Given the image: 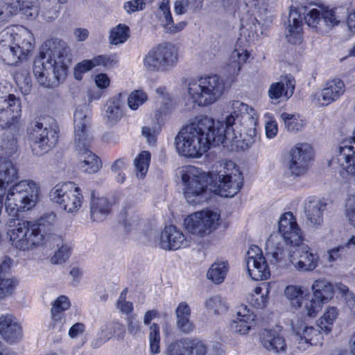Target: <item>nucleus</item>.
I'll list each match as a JSON object with an SVG mask.
<instances>
[{
  "label": "nucleus",
  "mask_w": 355,
  "mask_h": 355,
  "mask_svg": "<svg viewBox=\"0 0 355 355\" xmlns=\"http://www.w3.org/2000/svg\"><path fill=\"white\" fill-rule=\"evenodd\" d=\"M337 316V309L336 307H329L318 321V326L320 329L326 334L330 333Z\"/></svg>",
  "instance_id": "c9c22d12"
},
{
  "label": "nucleus",
  "mask_w": 355,
  "mask_h": 355,
  "mask_svg": "<svg viewBox=\"0 0 355 355\" xmlns=\"http://www.w3.org/2000/svg\"><path fill=\"white\" fill-rule=\"evenodd\" d=\"M205 306L209 311H212L215 315L222 314L227 310L225 302L218 295L207 299L205 302Z\"/></svg>",
  "instance_id": "58836bf2"
},
{
  "label": "nucleus",
  "mask_w": 355,
  "mask_h": 355,
  "mask_svg": "<svg viewBox=\"0 0 355 355\" xmlns=\"http://www.w3.org/2000/svg\"><path fill=\"white\" fill-rule=\"evenodd\" d=\"M151 155L149 151H141L135 159L134 165L137 170V176L144 178L148 169Z\"/></svg>",
  "instance_id": "4c0bfd02"
},
{
  "label": "nucleus",
  "mask_w": 355,
  "mask_h": 355,
  "mask_svg": "<svg viewBox=\"0 0 355 355\" xmlns=\"http://www.w3.org/2000/svg\"><path fill=\"white\" fill-rule=\"evenodd\" d=\"M266 135L267 138H274L278 131L277 123L275 120L268 121L265 125Z\"/></svg>",
  "instance_id": "338daca9"
},
{
  "label": "nucleus",
  "mask_w": 355,
  "mask_h": 355,
  "mask_svg": "<svg viewBox=\"0 0 355 355\" xmlns=\"http://www.w3.org/2000/svg\"><path fill=\"white\" fill-rule=\"evenodd\" d=\"M295 88V80L291 75H286L280 82L272 83L268 89V96L272 100L286 99L291 97Z\"/></svg>",
  "instance_id": "a878e982"
},
{
  "label": "nucleus",
  "mask_w": 355,
  "mask_h": 355,
  "mask_svg": "<svg viewBox=\"0 0 355 355\" xmlns=\"http://www.w3.org/2000/svg\"><path fill=\"white\" fill-rule=\"evenodd\" d=\"M345 85L340 78L328 80L323 89L312 96V101L321 106H327L336 101L344 94Z\"/></svg>",
  "instance_id": "a211bd4d"
},
{
  "label": "nucleus",
  "mask_w": 355,
  "mask_h": 355,
  "mask_svg": "<svg viewBox=\"0 0 355 355\" xmlns=\"http://www.w3.org/2000/svg\"><path fill=\"white\" fill-rule=\"evenodd\" d=\"M147 98V94L144 92L135 90L130 94L128 98V105L131 110H135L139 106L144 104Z\"/></svg>",
  "instance_id": "49530a36"
},
{
  "label": "nucleus",
  "mask_w": 355,
  "mask_h": 355,
  "mask_svg": "<svg viewBox=\"0 0 355 355\" xmlns=\"http://www.w3.org/2000/svg\"><path fill=\"white\" fill-rule=\"evenodd\" d=\"M250 57V53L246 50H242L240 52L238 50H234L230 57V62L234 69L237 68L238 71L241 70V64L246 62Z\"/></svg>",
  "instance_id": "603ef678"
},
{
  "label": "nucleus",
  "mask_w": 355,
  "mask_h": 355,
  "mask_svg": "<svg viewBox=\"0 0 355 355\" xmlns=\"http://www.w3.org/2000/svg\"><path fill=\"white\" fill-rule=\"evenodd\" d=\"M21 12L28 17H33L37 13V2L35 0H21Z\"/></svg>",
  "instance_id": "4d7b16f0"
},
{
  "label": "nucleus",
  "mask_w": 355,
  "mask_h": 355,
  "mask_svg": "<svg viewBox=\"0 0 355 355\" xmlns=\"http://www.w3.org/2000/svg\"><path fill=\"white\" fill-rule=\"evenodd\" d=\"M15 79L22 92L24 94H28L32 87V80L29 73L26 71H24L21 73H17L16 74Z\"/></svg>",
  "instance_id": "8fccbe9b"
},
{
  "label": "nucleus",
  "mask_w": 355,
  "mask_h": 355,
  "mask_svg": "<svg viewBox=\"0 0 355 355\" xmlns=\"http://www.w3.org/2000/svg\"><path fill=\"white\" fill-rule=\"evenodd\" d=\"M177 329L184 334H190L194 329V324L190 318L176 320Z\"/></svg>",
  "instance_id": "bf43d9fd"
},
{
  "label": "nucleus",
  "mask_w": 355,
  "mask_h": 355,
  "mask_svg": "<svg viewBox=\"0 0 355 355\" xmlns=\"http://www.w3.org/2000/svg\"><path fill=\"white\" fill-rule=\"evenodd\" d=\"M175 144L180 155L200 157L211 146H223V142L222 137L214 131V120L200 115L179 132Z\"/></svg>",
  "instance_id": "20e7f679"
},
{
  "label": "nucleus",
  "mask_w": 355,
  "mask_h": 355,
  "mask_svg": "<svg viewBox=\"0 0 355 355\" xmlns=\"http://www.w3.org/2000/svg\"><path fill=\"white\" fill-rule=\"evenodd\" d=\"M94 81L96 86L101 89H106L110 84V79L105 73L97 74L95 76Z\"/></svg>",
  "instance_id": "e2e57ef3"
},
{
  "label": "nucleus",
  "mask_w": 355,
  "mask_h": 355,
  "mask_svg": "<svg viewBox=\"0 0 355 355\" xmlns=\"http://www.w3.org/2000/svg\"><path fill=\"white\" fill-rule=\"evenodd\" d=\"M129 31L130 28L127 25L118 24L110 31L109 36L110 44L117 45L125 42L130 36Z\"/></svg>",
  "instance_id": "e433bc0d"
},
{
  "label": "nucleus",
  "mask_w": 355,
  "mask_h": 355,
  "mask_svg": "<svg viewBox=\"0 0 355 355\" xmlns=\"http://www.w3.org/2000/svg\"><path fill=\"white\" fill-rule=\"evenodd\" d=\"M96 67L94 58L90 60H83L76 64L73 70V76L76 80H81L83 75Z\"/></svg>",
  "instance_id": "c03bdc74"
},
{
  "label": "nucleus",
  "mask_w": 355,
  "mask_h": 355,
  "mask_svg": "<svg viewBox=\"0 0 355 355\" xmlns=\"http://www.w3.org/2000/svg\"><path fill=\"white\" fill-rule=\"evenodd\" d=\"M159 9L164 15V20L162 22H164V26L167 33H176L184 28L187 25L186 22L174 23L170 8V0H162Z\"/></svg>",
  "instance_id": "7c9ffc66"
},
{
  "label": "nucleus",
  "mask_w": 355,
  "mask_h": 355,
  "mask_svg": "<svg viewBox=\"0 0 355 355\" xmlns=\"http://www.w3.org/2000/svg\"><path fill=\"white\" fill-rule=\"evenodd\" d=\"M185 236L175 225L166 226L160 234L159 245L165 250H176L184 244Z\"/></svg>",
  "instance_id": "5701e85b"
},
{
  "label": "nucleus",
  "mask_w": 355,
  "mask_h": 355,
  "mask_svg": "<svg viewBox=\"0 0 355 355\" xmlns=\"http://www.w3.org/2000/svg\"><path fill=\"white\" fill-rule=\"evenodd\" d=\"M230 114L225 121H214V131L222 137L223 147L230 151L244 150L255 141L257 119L254 110L239 101L228 105Z\"/></svg>",
  "instance_id": "f03ea898"
},
{
  "label": "nucleus",
  "mask_w": 355,
  "mask_h": 355,
  "mask_svg": "<svg viewBox=\"0 0 355 355\" xmlns=\"http://www.w3.org/2000/svg\"><path fill=\"white\" fill-rule=\"evenodd\" d=\"M176 320L191 317V309L186 302H180L175 309Z\"/></svg>",
  "instance_id": "052dcab7"
},
{
  "label": "nucleus",
  "mask_w": 355,
  "mask_h": 355,
  "mask_svg": "<svg viewBox=\"0 0 355 355\" xmlns=\"http://www.w3.org/2000/svg\"><path fill=\"white\" fill-rule=\"evenodd\" d=\"M141 133L148 141V143L151 145H154L157 141V133L155 130H152L149 127L144 126L142 128Z\"/></svg>",
  "instance_id": "774afa93"
},
{
  "label": "nucleus",
  "mask_w": 355,
  "mask_h": 355,
  "mask_svg": "<svg viewBox=\"0 0 355 355\" xmlns=\"http://www.w3.org/2000/svg\"><path fill=\"white\" fill-rule=\"evenodd\" d=\"M1 149L3 154L7 157H12L17 153V141L14 135H3Z\"/></svg>",
  "instance_id": "a19ab883"
},
{
  "label": "nucleus",
  "mask_w": 355,
  "mask_h": 355,
  "mask_svg": "<svg viewBox=\"0 0 355 355\" xmlns=\"http://www.w3.org/2000/svg\"><path fill=\"white\" fill-rule=\"evenodd\" d=\"M15 40V37L8 31L0 33V58L8 65L17 64L22 60Z\"/></svg>",
  "instance_id": "aec40b11"
},
{
  "label": "nucleus",
  "mask_w": 355,
  "mask_h": 355,
  "mask_svg": "<svg viewBox=\"0 0 355 355\" xmlns=\"http://www.w3.org/2000/svg\"><path fill=\"white\" fill-rule=\"evenodd\" d=\"M125 94L119 93L110 98L105 105V117L108 125L116 124L122 116V106L125 99Z\"/></svg>",
  "instance_id": "bb28decb"
},
{
  "label": "nucleus",
  "mask_w": 355,
  "mask_h": 355,
  "mask_svg": "<svg viewBox=\"0 0 355 355\" xmlns=\"http://www.w3.org/2000/svg\"><path fill=\"white\" fill-rule=\"evenodd\" d=\"M280 119L284 121L285 128L289 132L299 131L302 128V123L298 121L293 114L284 112L281 114Z\"/></svg>",
  "instance_id": "09e8293b"
},
{
  "label": "nucleus",
  "mask_w": 355,
  "mask_h": 355,
  "mask_svg": "<svg viewBox=\"0 0 355 355\" xmlns=\"http://www.w3.org/2000/svg\"><path fill=\"white\" fill-rule=\"evenodd\" d=\"M187 355H205L207 351V346L197 340L187 338Z\"/></svg>",
  "instance_id": "a18cd8bd"
},
{
  "label": "nucleus",
  "mask_w": 355,
  "mask_h": 355,
  "mask_svg": "<svg viewBox=\"0 0 355 355\" xmlns=\"http://www.w3.org/2000/svg\"><path fill=\"white\" fill-rule=\"evenodd\" d=\"M219 218L216 212L202 211L187 216L184 219V225L190 233L204 236L216 228Z\"/></svg>",
  "instance_id": "2eb2a0df"
},
{
  "label": "nucleus",
  "mask_w": 355,
  "mask_h": 355,
  "mask_svg": "<svg viewBox=\"0 0 355 355\" xmlns=\"http://www.w3.org/2000/svg\"><path fill=\"white\" fill-rule=\"evenodd\" d=\"M178 55V49L175 45L169 42L159 44L144 55V67L149 72L167 71L175 66Z\"/></svg>",
  "instance_id": "9d476101"
},
{
  "label": "nucleus",
  "mask_w": 355,
  "mask_h": 355,
  "mask_svg": "<svg viewBox=\"0 0 355 355\" xmlns=\"http://www.w3.org/2000/svg\"><path fill=\"white\" fill-rule=\"evenodd\" d=\"M44 118H36L28 127V140L33 153L37 156L49 152L56 144L59 134L53 128L44 123Z\"/></svg>",
  "instance_id": "1a4fd4ad"
},
{
  "label": "nucleus",
  "mask_w": 355,
  "mask_h": 355,
  "mask_svg": "<svg viewBox=\"0 0 355 355\" xmlns=\"http://www.w3.org/2000/svg\"><path fill=\"white\" fill-rule=\"evenodd\" d=\"M0 334L7 343H16L22 338V327L12 315H1L0 317Z\"/></svg>",
  "instance_id": "4be33fe9"
},
{
  "label": "nucleus",
  "mask_w": 355,
  "mask_h": 355,
  "mask_svg": "<svg viewBox=\"0 0 355 355\" xmlns=\"http://www.w3.org/2000/svg\"><path fill=\"white\" fill-rule=\"evenodd\" d=\"M228 270L227 261L214 263L207 271V277L216 284H221L225 279Z\"/></svg>",
  "instance_id": "72a5a7b5"
},
{
  "label": "nucleus",
  "mask_w": 355,
  "mask_h": 355,
  "mask_svg": "<svg viewBox=\"0 0 355 355\" xmlns=\"http://www.w3.org/2000/svg\"><path fill=\"white\" fill-rule=\"evenodd\" d=\"M265 295H252L250 298L251 305L256 309H263L268 302L270 288L268 286H265Z\"/></svg>",
  "instance_id": "5fc2aeb1"
},
{
  "label": "nucleus",
  "mask_w": 355,
  "mask_h": 355,
  "mask_svg": "<svg viewBox=\"0 0 355 355\" xmlns=\"http://www.w3.org/2000/svg\"><path fill=\"white\" fill-rule=\"evenodd\" d=\"M149 330L150 351L153 354H157L160 352L159 326L157 323H153L150 326Z\"/></svg>",
  "instance_id": "ea45409f"
},
{
  "label": "nucleus",
  "mask_w": 355,
  "mask_h": 355,
  "mask_svg": "<svg viewBox=\"0 0 355 355\" xmlns=\"http://www.w3.org/2000/svg\"><path fill=\"white\" fill-rule=\"evenodd\" d=\"M111 202L106 198H94V192L91 193L90 217L93 221H103L110 213Z\"/></svg>",
  "instance_id": "c85d7f7f"
},
{
  "label": "nucleus",
  "mask_w": 355,
  "mask_h": 355,
  "mask_svg": "<svg viewBox=\"0 0 355 355\" xmlns=\"http://www.w3.org/2000/svg\"><path fill=\"white\" fill-rule=\"evenodd\" d=\"M304 213L308 220L313 225L319 226L323 223V214L327 203L318 198H309L304 203Z\"/></svg>",
  "instance_id": "393cba45"
},
{
  "label": "nucleus",
  "mask_w": 355,
  "mask_h": 355,
  "mask_svg": "<svg viewBox=\"0 0 355 355\" xmlns=\"http://www.w3.org/2000/svg\"><path fill=\"white\" fill-rule=\"evenodd\" d=\"M12 263V259L6 257L0 264V278L10 277L9 273Z\"/></svg>",
  "instance_id": "69168bd1"
},
{
  "label": "nucleus",
  "mask_w": 355,
  "mask_h": 355,
  "mask_svg": "<svg viewBox=\"0 0 355 355\" xmlns=\"http://www.w3.org/2000/svg\"><path fill=\"white\" fill-rule=\"evenodd\" d=\"M336 8H330L324 5L309 10L304 13V19L308 26L321 33L329 32L340 23L336 15Z\"/></svg>",
  "instance_id": "ddd939ff"
},
{
  "label": "nucleus",
  "mask_w": 355,
  "mask_h": 355,
  "mask_svg": "<svg viewBox=\"0 0 355 355\" xmlns=\"http://www.w3.org/2000/svg\"><path fill=\"white\" fill-rule=\"evenodd\" d=\"M292 329L297 339L304 340L306 343H310L311 345L313 344L314 337L320 336L322 331L318 327L316 329L299 320L295 323L292 324Z\"/></svg>",
  "instance_id": "c756f323"
},
{
  "label": "nucleus",
  "mask_w": 355,
  "mask_h": 355,
  "mask_svg": "<svg viewBox=\"0 0 355 355\" xmlns=\"http://www.w3.org/2000/svg\"><path fill=\"white\" fill-rule=\"evenodd\" d=\"M38 191V186L32 180L20 181L9 189L5 208L12 218L6 223L7 234L11 244L21 250L42 244L49 245V247L57 246L58 249L51 261L54 264H60L69 259L71 250L68 245L63 244L61 236L52 233L55 214L53 212L46 213L33 222L20 220L17 217L19 211L29 210L35 205Z\"/></svg>",
  "instance_id": "f257e3e1"
},
{
  "label": "nucleus",
  "mask_w": 355,
  "mask_h": 355,
  "mask_svg": "<svg viewBox=\"0 0 355 355\" xmlns=\"http://www.w3.org/2000/svg\"><path fill=\"white\" fill-rule=\"evenodd\" d=\"M50 199L68 213L77 211L83 202V194L73 182L58 184L49 193Z\"/></svg>",
  "instance_id": "f8f14e48"
},
{
  "label": "nucleus",
  "mask_w": 355,
  "mask_h": 355,
  "mask_svg": "<svg viewBox=\"0 0 355 355\" xmlns=\"http://www.w3.org/2000/svg\"><path fill=\"white\" fill-rule=\"evenodd\" d=\"M258 25H259V21L252 15L247 14L241 19V29L249 31L248 36H250V34L253 35L257 33Z\"/></svg>",
  "instance_id": "3c124183"
},
{
  "label": "nucleus",
  "mask_w": 355,
  "mask_h": 355,
  "mask_svg": "<svg viewBox=\"0 0 355 355\" xmlns=\"http://www.w3.org/2000/svg\"><path fill=\"white\" fill-rule=\"evenodd\" d=\"M313 295L307 299L305 304V311L309 317H315L322 306L327 303L334 295V285L327 279H318L312 286Z\"/></svg>",
  "instance_id": "4468645a"
},
{
  "label": "nucleus",
  "mask_w": 355,
  "mask_h": 355,
  "mask_svg": "<svg viewBox=\"0 0 355 355\" xmlns=\"http://www.w3.org/2000/svg\"><path fill=\"white\" fill-rule=\"evenodd\" d=\"M18 284V281L13 277L0 278V300L10 295Z\"/></svg>",
  "instance_id": "79ce46f5"
},
{
  "label": "nucleus",
  "mask_w": 355,
  "mask_h": 355,
  "mask_svg": "<svg viewBox=\"0 0 355 355\" xmlns=\"http://www.w3.org/2000/svg\"><path fill=\"white\" fill-rule=\"evenodd\" d=\"M266 257L257 245H251L247 252L248 272L253 280L261 281L270 277V272L267 261L277 268L284 267L286 264L287 253L282 244L274 245L270 237L266 242Z\"/></svg>",
  "instance_id": "0eeeda50"
},
{
  "label": "nucleus",
  "mask_w": 355,
  "mask_h": 355,
  "mask_svg": "<svg viewBox=\"0 0 355 355\" xmlns=\"http://www.w3.org/2000/svg\"><path fill=\"white\" fill-rule=\"evenodd\" d=\"M21 111L20 100L14 94H9L0 107V128H17Z\"/></svg>",
  "instance_id": "6ab92c4d"
},
{
  "label": "nucleus",
  "mask_w": 355,
  "mask_h": 355,
  "mask_svg": "<svg viewBox=\"0 0 355 355\" xmlns=\"http://www.w3.org/2000/svg\"><path fill=\"white\" fill-rule=\"evenodd\" d=\"M71 306L70 301L65 295L59 296L53 303L51 310L52 320L55 323L60 322L62 318L63 312L67 310ZM56 326V324H54Z\"/></svg>",
  "instance_id": "f704fd0d"
},
{
  "label": "nucleus",
  "mask_w": 355,
  "mask_h": 355,
  "mask_svg": "<svg viewBox=\"0 0 355 355\" xmlns=\"http://www.w3.org/2000/svg\"><path fill=\"white\" fill-rule=\"evenodd\" d=\"M184 196L187 202L196 205L206 193L209 182V177L193 166H188L181 171Z\"/></svg>",
  "instance_id": "9b49d317"
},
{
  "label": "nucleus",
  "mask_w": 355,
  "mask_h": 355,
  "mask_svg": "<svg viewBox=\"0 0 355 355\" xmlns=\"http://www.w3.org/2000/svg\"><path fill=\"white\" fill-rule=\"evenodd\" d=\"M286 297L290 300L291 305L298 309L304 305L305 309V304L307 299H310L311 295H304L303 290L300 286L289 285L287 286L284 291Z\"/></svg>",
  "instance_id": "2f4dec72"
},
{
  "label": "nucleus",
  "mask_w": 355,
  "mask_h": 355,
  "mask_svg": "<svg viewBox=\"0 0 355 355\" xmlns=\"http://www.w3.org/2000/svg\"><path fill=\"white\" fill-rule=\"evenodd\" d=\"M278 227L279 233L286 244L292 245L294 248L290 252L284 249L287 253L286 261L289 257L290 262L297 270L301 272L314 270L319 264V255L302 242V231L291 211L284 213L280 217Z\"/></svg>",
  "instance_id": "39448f33"
},
{
  "label": "nucleus",
  "mask_w": 355,
  "mask_h": 355,
  "mask_svg": "<svg viewBox=\"0 0 355 355\" xmlns=\"http://www.w3.org/2000/svg\"><path fill=\"white\" fill-rule=\"evenodd\" d=\"M187 338L170 343L166 349V355H187Z\"/></svg>",
  "instance_id": "37998d69"
},
{
  "label": "nucleus",
  "mask_w": 355,
  "mask_h": 355,
  "mask_svg": "<svg viewBox=\"0 0 355 355\" xmlns=\"http://www.w3.org/2000/svg\"><path fill=\"white\" fill-rule=\"evenodd\" d=\"M255 318L256 315L246 305L241 304L230 324V329L234 333L245 335L254 325Z\"/></svg>",
  "instance_id": "412c9836"
},
{
  "label": "nucleus",
  "mask_w": 355,
  "mask_h": 355,
  "mask_svg": "<svg viewBox=\"0 0 355 355\" xmlns=\"http://www.w3.org/2000/svg\"><path fill=\"white\" fill-rule=\"evenodd\" d=\"M168 112V106L166 103L162 105L159 109L156 110L155 112L154 118L156 119L157 123L158 124H161L164 121Z\"/></svg>",
  "instance_id": "0e129e2a"
},
{
  "label": "nucleus",
  "mask_w": 355,
  "mask_h": 355,
  "mask_svg": "<svg viewBox=\"0 0 355 355\" xmlns=\"http://www.w3.org/2000/svg\"><path fill=\"white\" fill-rule=\"evenodd\" d=\"M225 89L223 80L218 75L201 76L188 85V93L199 106H207L217 101Z\"/></svg>",
  "instance_id": "6e6552de"
},
{
  "label": "nucleus",
  "mask_w": 355,
  "mask_h": 355,
  "mask_svg": "<svg viewBox=\"0 0 355 355\" xmlns=\"http://www.w3.org/2000/svg\"><path fill=\"white\" fill-rule=\"evenodd\" d=\"M89 110L86 105L76 107L73 114L74 141L79 157L78 167L85 173H95L102 166L100 158L90 150L91 138L87 128L89 123Z\"/></svg>",
  "instance_id": "423d86ee"
},
{
  "label": "nucleus",
  "mask_w": 355,
  "mask_h": 355,
  "mask_svg": "<svg viewBox=\"0 0 355 355\" xmlns=\"http://www.w3.org/2000/svg\"><path fill=\"white\" fill-rule=\"evenodd\" d=\"M328 260L334 261L339 259L346 258L347 254L344 245H338L328 250Z\"/></svg>",
  "instance_id": "13d9d810"
},
{
  "label": "nucleus",
  "mask_w": 355,
  "mask_h": 355,
  "mask_svg": "<svg viewBox=\"0 0 355 355\" xmlns=\"http://www.w3.org/2000/svg\"><path fill=\"white\" fill-rule=\"evenodd\" d=\"M264 348L274 353L286 354V344L284 338L275 329H264L261 334Z\"/></svg>",
  "instance_id": "b1692460"
},
{
  "label": "nucleus",
  "mask_w": 355,
  "mask_h": 355,
  "mask_svg": "<svg viewBox=\"0 0 355 355\" xmlns=\"http://www.w3.org/2000/svg\"><path fill=\"white\" fill-rule=\"evenodd\" d=\"M146 3L144 0H130L124 2L123 8L129 15L145 8Z\"/></svg>",
  "instance_id": "6e6d98bb"
},
{
  "label": "nucleus",
  "mask_w": 355,
  "mask_h": 355,
  "mask_svg": "<svg viewBox=\"0 0 355 355\" xmlns=\"http://www.w3.org/2000/svg\"><path fill=\"white\" fill-rule=\"evenodd\" d=\"M127 326L128 333L132 336H136L140 331V322L136 320L133 315H130L127 318Z\"/></svg>",
  "instance_id": "680f3d73"
},
{
  "label": "nucleus",
  "mask_w": 355,
  "mask_h": 355,
  "mask_svg": "<svg viewBox=\"0 0 355 355\" xmlns=\"http://www.w3.org/2000/svg\"><path fill=\"white\" fill-rule=\"evenodd\" d=\"M234 170L230 173L218 174V181L214 185V193L224 198L234 197L243 187V175L233 163Z\"/></svg>",
  "instance_id": "dca6fc26"
},
{
  "label": "nucleus",
  "mask_w": 355,
  "mask_h": 355,
  "mask_svg": "<svg viewBox=\"0 0 355 355\" xmlns=\"http://www.w3.org/2000/svg\"><path fill=\"white\" fill-rule=\"evenodd\" d=\"M313 157L312 147L306 144H297L289 153L287 166L291 174L299 176L304 174Z\"/></svg>",
  "instance_id": "f3484780"
},
{
  "label": "nucleus",
  "mask_w": 355,
  "mask_h": 355,
  "mask_svg": "<svg viewBox=\"0 0 355 355\" xmlns=\"http://www.w3.org/2000/svg\"><path fill=\"white\" fill-rule=\"evenodd\" d=\"M119 223L123 226L126 233L134 230L139 224V217L136 214L129 216L127 211L124 210L121 213Z\"/></svg>",
  "instance_id": "de8ad7c7"
},
{
  "label": "nucleus",
  "mask_w": 355,
  "mask_h": 355,
  "mask_svg": "<svg viewBox=\"0 0 355 355\" xmlns=\"http://www.w3.org/2000/svg\"><path fill=\"white\" fill-rule=\"evenodd\" d=\"M70 60L69 48L63 40H46L33 62V74L41 86L56 87L66 78Z\"/></svg>",
  "instance_id": "7ed1b4c3"
},
{
  "label": "nucleus",
  "mask_w": 355,
  "mask_h": 355,
  "mask_svg": "<svg viewBox=\"0 0 355 355\" xmlns=\"http://www.w3.org/2000/svg\"><path fill=\"white\" fill-rule=\"evenodd\" d=\"M288 26L286 35L287 41L293 44L300 43L302 39V21L300 12L295 8L290 10L288 15Z\"/></svg>",
  "instance_id": "cd10ccee"
},
{
  "label": "nucleus",
  "mask_w": 355,
  "mask_h": 355,
  "mask_svg": "<svg viewBox=\"0 0 355 355\" xmlns=\"http://www.w3.org/2000/svg\"><path fill=\"white\" fill-rule=\"evenodd\" d=\"M21 0H1L0 1V22L8 19L19 11L21 12Z\"/></svg>",
  "instance_id": "473e14b6"
},
{
  "label": "nucleus",
  "mask_w": 355,
  "mask_h": 355,
  "mask_svg": "<svg viewBox=\"0 0 355 355\" xmlns=\"http://www.w3.org/2000/svg\"><path fill=\"white\" fill-rule=\"evenodd\" d=\"M94 61L97 66H103L109 68L118 62V57L116 54L99 55L94 57Z\"/></svg>",
  "instance_id": "864d4df0"
}]
</instances>
